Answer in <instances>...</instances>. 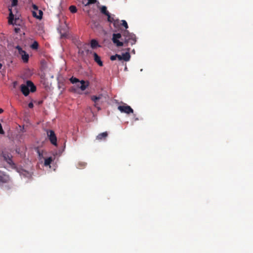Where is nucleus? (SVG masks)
I'll return each instance as SVG.
<instances>
[{
	"label": "nucleus",
	"mask_w": 253,
	"mask_h": 253,
	"mask_svg": "<svg viewBox=\"0 0 253 253\" xmlns=\"http://www.w3.org/2000/svg\"><path fill=\"white\" fill-rule=\"evenodd\" d=\"M123 37L121 40L122 42L119 40L122 38V35L120 33L113 34L112 41L117 47L123 45L128 46L130 43L131 45L134 44L136 42V36L132 33H130L127 30H125L123 33Z\"/></svg>",
	"instance_id": "nucleus-1"
},
{
	"label": "nucleus",
	"mask_w": 253,
	"mask_h": 253,
	"mask_svg": "<svg viewBox=\"0 0 253 253\" xmlns=\"http://www.w3.org/2000/svg\"><path fill=\"white\" fill-rule=\"evenodd\" d=\"M20 90L23 94L27 96L29 95L30 91L34 92L36 90V86L31 81H27L26 84H22L20 85Z\"/></svg>",
	"instance_id": "nucleus-2"
},
{
	"label": "nucleus",
	"mask_w": 253,
	"mask_h": 253,
	"mask_svg": "<svg viewBox=\"0 0 253 253\" xmlns=\"http://www.w3.org/2000/svg\"><path fill=\"white\" fill-rule=\"evenodd\" d=\"M1 156L3 158V160L7 162L9 165L11 167L15 165L12 160V155L10 153L6 151H3L1 154Z\"/></svg>",
	"instance_id": "nucleus-3"
},
{
	"label": "nucleus",
	"mask_w": 253,
	"mask_h": 253,
	"mask_svg": "<svg viewBox=\"0 0 253 253\" xmlns=\"http://www.w3.org/2000/svg\"><path fill=\"white\" fill-rule=\"evenodd\" d=\"M47 135L50 143L54 145L57 146V137L54 131L52 130H47Z\"/></svg>",
	"instance_id": "nucleus-4"
},
{
	"label": "nucleus",
	"mask_w": 253,
	"mask_h": 253,
	"mask_svg": "<svg viewBox=\"0 0 253 253\" xmlns=\"http://www.w3.org/2000/svg\"><path fill=\"white\" fill-rule=\"evenodd\" d=\"M118 109L121 112L129 114L133 113V110L130 106L126 105V103H123V105H120L118 107Z\"/></svg>",
	"instance_id": "nucleus-5"
},
{
	"label": "nucleus",
	"mask_w": 253,
	"mask_h": 253,
	"mask_svg": "<svg viewBox=\"0 0 253 253\" xmlns=\"http://www.w3.org/2000/svg\"><path fill=\"white\" fill-rule=\"evenodd\" d=\"M16 49L18 50V54L21 56L24 62H27L29 60V56L26 52L22 49L19 45L16 46Z\"/></svg>",
	"instance_id": "nucleus-6"
},
{
	"label": "nucleus",
	"mask_w": 253,
	"mask_h": 253,
	"mask_svg": "<svg viewBox=\"0 0 253 253\" xmlns=\"http://www.w3.org/2000/svg\"><path fill=\"white\" fill-rule=\"evenodd\" d=\"M10 179L9 176L4 172L0 171V186L4 183H9Z\"/></svg>",
	"instance_id": "nucleus-7"
},
{
	"label": "nucleus",
	"mask_w": 253,
	"mask_h": 253,
	"mask_svg": "<svg viewBox=\"0 0 253 253\" xmlns=\"http://www.w3.org/2000/svg\"><path fill=\"white\" fill-rule=\"evenodd\" d=\"M86 52L87 53L92 54L93 55L94 61L96 62L99 66L101 67L103 66V64L101 60L100 57L96 52H93L92 51L88 49L86 50Z\"/></svg>",
	"instance_id": "nucleus-8"
},
{
	"label": "nucleus",
	"mask_w": 253,
	"mask_h": 253,
	"mask_svg": "<svg viewBox=\"0 0 253 253\" xmlns=\"http://www.w3.org/2000/svg\"><path fill=\"white\" fill-rule=\"evenodd\" d=\"M103 97V95L102 94H99L98 96L96 95H92L91 96V100L94 102V106L96 107L98 110H100V107H99L98 105V102L99 101L102 99Z\"/></svg>",
	"instance_id": "nucleus-9"
},
{
	"label": "nucleus",
	"mask_w": 253,
	"mask_h": 253,
	"mask_svg": "<svg viewBox=\"0 0 253 253\" xmlns=\"http://www.w3.org/2000/svg\"><path fill=\"white\" fill-rule=\"evenodd\" d=\"M108 134L107 131L99 133L98 135H97L96 139L99 141L105 140L106 138L108 137Z\"/></svg>",
	"instance_id": "nucleus-10"
},
{
	"label": "nucleus",
	"mask_w": 253,
	"mask_h": 253,
	"mask_svg": "<svg viewBox=\"0 0 253 253\" xmlns=\"http://www.w3.org/2000/svg\"><path fill=\"white\" fill-rule=\"evenodd\" d=\"M81 86H78L82 91H84L89 85L88 82H85L84 80L80 81Z\"/></svg>",
	"instance_id": "nucleus-11"
},
{
	"label": "nucleus",
	"mask_w": 253,
	"mask_h": 253,
	"mask_svg": "<svg viewBox=\"0 0 253 253\" xmlns=\"http://www.w3.org/2000/svg\"><path fill=\"white\" fill-rule=\"evenodd\" d=\"M130 48H127V52L122 54V60H124L125 61H128L130 58V55L129 54Z\"/></svg>",
	"instance_id": "nucleus-12"
},
{
	"label": "nucleus",
	"mask_w": 253,
	"mask_h": 253,
	"mask_svg": "<svg viewBox=\"0 0 253 253\" xmlns=\"http://www.w3.org/2000/svg\"><path fill=\"white\" fill-rule=\"evenodd\" d=\"M9 18H8V23L9 24L13 25V20L14 18V15L12 13L11 8H9Z\"/></svg>",
	"instance_id": "nucleus-13"
},
{
	"label": "nucleus",
	"mask_w": 253,
	"mask_h": 253,
	"mask_svg": "<svg viewBox=\"0 0 253 253\" xmlns=\"http://www.w3.org/2000/svg\"><path fill=\"white\" fill-rule=\"evenodd\" d=\"M90 46L92 49H95L100 47V45L96 40L92 39L90 41Z\"/></svg>",
	"instance_id": "nucleus-14"
},
{
	"label": "nucleus",
	"mask_w": 253,
	"mask_h": 253,
	"mask_svg": "<svg viewBox=\"0 0 253 253\" xmlns=\"http://www.w3.org/2000/svg\"><path fill=\"white\" fill-rule=\"evenodd\" d=\"M53 161V159H52V158L50 157H48L47 158H46L44 160V165L45 166H49L50 164L51 163V162H52Z\"/></svg>",
	"instance_id": "nucleus-15"
},
{
	"label": "nucleus",
	"mask_w": 253,
	"mask_h": 253,
	"mask_svg": "<svg viewBox=\"0 0 253 253\" xmlns=\"http://www.w3.org/2000/svg\"><path fill=\"white\" fill-rule=\"evenodd\" d=\"M100 10L101 12L105 15H108V13H109L108 11L107 10V7L105 6H102L100 8Z\"/></svg>",
	"instance_id": "nucleus-16"
},
{
	"label": "nucleus",
	"mask_w": 253,
	"mask_h": 253,
	"mask_svg": "<svg viewBox=\"0 0 253 253\" xmlns=\"http://www.w3.org/2000/svg\"><path fill=\"white\" fill-rule=\"evenodd\" d=\"M30 47L33 49H37L39 47V43L37 41H34Z\"/></svg>",
	"instance_id": "nucleus-17"
},
{
	"label": "nucleus",
	"mask_w": 253,
	"mask_h": 253,
	"mask_svg": "<svg viewBox=\"0 0 253 253\" xmlns=\"http://www.w3.org/2000/svg\"><path fill=\"white\" fill-rule=\"evenodd\" d=\"M96 2V0H87L86 2H83V4L84 6H88L90 4H94Z\"/></svg>",
	"instance_id": "nucleus-18"
},
{
	"label": "nucleus",
	"mask_w": 253,
	"mask_h": 253,
	"mask_svg": "<svg viewBox=\"0 0 253 253\" xmlns=\"http://www.w3.org/2000/svg\"><path fill=\"white\" fill-rule=\"evenodd\" d=\"M69 10L72 13H75L77 11V7L75 5H71L69 7Z\"/></svg>",
	"instance_id": "nucleus-19"
},
{
	"label": "nucleus",
	"mask_w": 253,
	"mask_h": 253,
	"mask_svg": "<svg viewBox=\"0 0 253 253\" xmlns=\"http://www.w3.org/2000/svg\"><path fill=\"white\" fill-rule=\"evenodd\" d=\"M38 31L40 34L44 33V28L42 25L40 24L38 25Z\"/></svg>",
	"instance_id": "nucleus-20"
},
{
	"label": "nucleus",
	"mask_w": 253,
	"mask_h": 253,
	"mask_svg": "<svg viewBox=\"0 0 253 253\" xmlns=\"http://www.w3.org/2000/svg\"><path fill=\"white\" fill-rule=\"evenodd\" d=\"M70 81L71 83H72V84H75L76 83L80 82L78 79L75 78L74 77H71L70 79Z\"/></svg>",
	"instance_id": "nucleus-21"
},
{
	"label": "nucleus",
	"mask_w": 253,
	"mask_h": 253,
	"mask_svg": "<svg viewBox=\"0 0 253 253\" xmlns=\"http://www.w3.org/2000/svg\"><path fill=\"white\" fill-rule=\"evenodd\" d=\"M106 16H107V20L108 22L112 23L115 21L114 18L111 16L110 13H108V15H106Z\"/></svg>",
	"instance_id": "nucleus-22"
},
{
	"label": "nucleus",
	"mask_w": 253,
	"mask_h": 253,
	"mask_svg": "<svg viewBox=\"0 0 253 253\" xmlns=\"http://www.w3.org/2000/svg\"><path fill=\"white\" fill-rule=\"evenodd\" d=\"M42 14H43V13H42V12L41 10H40V11H39V15H38V16H37L36 15V13L35 12H33L34 16L36 17L38 19H39L42 18Z\"/></svg>",
	"instance_id": "nucleus-23"
},
{
	"label": "nucleus",
	"mask_w": 253,
	"mask_h": 253,
	"mask_svg": "<svg viewBox=\"0 0 253 253\" xmlns=\"http://www.w3.org/2000/svg\"><path fill=\"white\" fill-rule=\"evenodd\" d=\"M18 0H11V6L14 7L17 5Z\"/></svg>",
	"instance_id": "nucleus-24"
},
{
	"label": "nucleus",
	"mask_w": 253,
	"mask_h": 253,
	"mask_svg": "<svg viewBox=\"0 0 253 253\" xmlns=\"http://www.w3.org/2000/svg\"><path fill=\"white\" fill-rule=\"evenodd\" d=\"M122 25L126 29L128 28V25L125 20H122Z\"/></svg>",
	"instance_id": "nucleus-25"
},
{
	"label": "nucleus",
	"mask_w": 253,
	"mask_h": 253,
	"mask_svg": "<svg viewBox=\"0 0 253 253\" xmlns=\"http://www.w3.org/2000/svg\"><path fill=\"white\" fill-rule=\"evenodd\" d=\"M0 134H4V131L3 130L2 126H1L0 123Z\"/></svg>",
	"instance_id": "nucleus-26"
},
{
	"label": "nucleus",
	"mask_w": 253,
	"mask_h": 253,
	"mask_svg": "<svg viewBox=\"0 0 253 253\" xmlns=\"http://www.w3.org/2000/svg\"><path fill=\"white\" fill-rule=\"evenodd\" d=\"M117 59V56H116V54L114 55H112L110 57V60L112 61H114Z\"/></svg>",
	"instance_id": "nucleus-27"
},
{
	"label": "nucleus",
	"mask_w": 253,
	"mask_h": 253,
	"mask_svg": "<svg viewBox=\"0 0 253 253\" xmlns=\"http://www.w3.org/2000/svg\"><path fill=\"white\" fill-rule=\"evenodd\" d=\"M116 56H117V59H118L119 60L121 61L122 60V56L116 54Z\"/></svg>",
	"instance_id": "nucleus-28"
},
{
	"label": "nucleus",
	"mask_w": 253,
	"mask_h": 253,
	"mask_svg": "<svg viewBox=\"0 0 253 253\" xmlns=\"http://www.w3.org/2000/svg\"><path fill=\"white\" fill-rule=\"evenodd\" d=\"M28 107L30 108H32L34 107V105L32 102H30L28 104Z\"/></svg>",
	"instance_id": "nucleus-29"
},
{
	"label": "nucleus",
	"mask_w": 253,
	"mask_h": 253,
	"mask_svg": "<svg viewBox=\"0 0 253 253\" xmlns=\"http://www.w3.org/2000/svg\"><path fill=\"white\" fill-rule=\"evenodd\" d=\"M38 153L39 156V157H41L42 156V153H41V152H40V151L38 150Z\"/></svg>",
	"instance_id": "nucleus-30"
},
{
	"label": "nucleus",
	"mask_w": 253,
	"mask_h": 253,
	"mask_svg": "<svg viewBox=\"0 0 253 253\" xmlns=\"http://www.w3.org/2000/svg\"><path fill=\"white\" fill-rule=\"evenodd\" d=\"M77 0L80 1V2H81L83 4V2H87L86 0Z\"/></svg>",
	"instance_id": "nucleus-31"
},
{
	"label": "nucleus",
	"mask_w": 253,
	"mask_h": 253,
	"mask_svg": "<svg viewBox=\"0 0 253 253\" xmlns=\"http://www.w3.org/2000/svg\"><path fill=\"white\" fill-rule=\"evenodd\" d=\"M85 165V164H84V163H80L79 164V166H81V168L84 167Z\"/></svg>",
	"instance_id": "nucleus-32"
},
{
	"label": "nucleus",
	"mask_w": 253,
	"mask_h": 253,
	"mask_svg": "<svg viewBox=\"0 0 253 253\" xmlns=\"http://www.w3.org/2000/svg\"><path fill=\"white\" fill-rule=\"evenodd\" d=\"M19 31H20L19 28H15V31L16 33H18Z\"/></svg>",
	"instance_id": "nucleus-33"
},
{
	"label": "nucleus",
	"mask_w": 253,
	"mask_h": 253,
	"mask_svg": "<svg viewBox=\"0 0 253 253\" xmlns=\"http://www.w3.org/2000/svg\"><path fill=\"white\" fill-rule=\"evenodd\" d=\"M3 112V109L0 108V114L2 113Z\"/></svg>",
	"instance_id": "nucleus-34"
},
{
	"label": "nucleus",
	"mask_w": 253,
	"mask_h": 253,
	"mask_svg": "<svg viewBox=\"0 0 253 253\" xmlns=\"http://www.w3.org/2000/svg\"><path fill=\"white\" fill-rule=\"evenodd\" d=\"M13 84H14V86L15 87V85H16V84H17V82H14L13 83Z\"/></svg>",
	"instance_id": "nucleus-35"
},
{
	"label": "nucleus",
	"mask_w": 253,
	"mask_h": 253,
	"mask_svg": "<svg viewBox=\"0 0 253 253\" xmlns=\"http://www.w3.org/2000/svg\"><path fill=\"white\" fill-rule=\"evenodd\" d=\"M34 9H37V7L36 5H34Z\"/></svg>",
	"instance_id": "nucleus-36"
},
{
	"label": "nucleus",
	"mask_w": 253,
	"mask_h": 253,
	"mask_svg": "<svg viewBox=\"0 0 253 253\" xmlns=\"http://www.w3.org/2000/svg\"><path fill=\"white\" fill-rule=\"evenodd\" d=\"M2 65L0 63V68H1Z\"/></svg>",
	"instance_id": "nucleus-37"
}]
</instances>
